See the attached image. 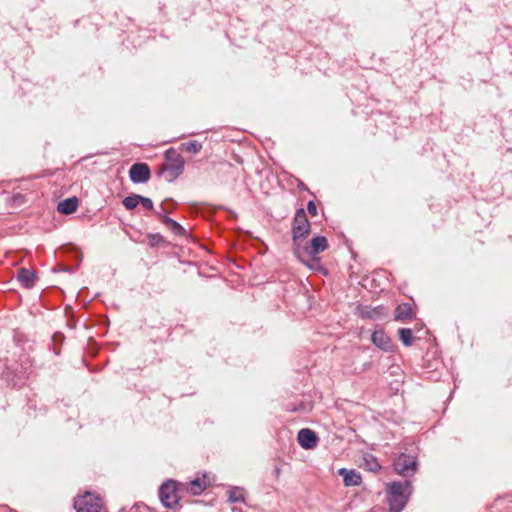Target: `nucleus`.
Here are the masks:
<instances>
[{"mask_svg": "<svg viewBox=\"0 0 512 512\" xmlns=\"http://www.w3.org/2000/svg\"><path fill=\"white\" fill-rule=\"evenodd\" d=\"M386 493L389 511L401 512L412 493V486L410 481L387 483Z\"/></svg>", "mask_w": 512, "mask_h": 512, "instance_id": "obj_1", "label": "nucleus"}, {"mask_svg": "<svg viewBox=\"0 0 512 512\" xmlns=\"http://www.w3.org/2000/svg\"><path fill=\"white\" fill-rule=\"evenodd\" d=\"M184 170V159L174 149L169 148L164 155V162L160 165L161 176L167 182H173Z\"/></svg>", "mask_w": 512, "mask_h": 512, "instance_id": "obj_2", "label": "nucleus"}, {"mask_svg": "<svg viewBox=\"0 0 512 512\" xmlns=\"http://www.w3.org/2000/svg\"><path fill=\"white\" fill-rule=\"evenodd\" d=\"M102 506V498L91 492H85L74 500V508L77 512H100Z\"/></svg>", "mask_w": 512, "mask_h": 512, "instance_id": "obj_3", "label": "nucleus"}, {"mask_svg": "<svg viewBox=\"0 0 512 512\" xmlns=\"http://www.w3.org/2000/svg\"><path fill=\"white\" fill-rule=\"evenodd\" d=\"M159 498L162 504L167 508L175 507L179 502L177 482L168 480L163 483L159 490Z\"/></svg>", "mask_w": 512, "mask_h": 512, "instance_id": "obj_4", "label": "nucleus"}, {"mask_svg": "<svg viewBox=\"0 0 512 512\" xmlns=\"http://www.w3.org/2000/svg\"><path fill=\"white\" fill-rule=\"evenodd\" d=\"M393 466L396 473L404 477L412 476L417 470L415 457L406 454H400L394 460Z\"/></svg>", "mask_w": 512, "mask_h": 512, "instance_id": "obj_5", "label": "nucleus"}, {"mask_svg": "<svg viewBox=\"0 0 512 512\" xmlns=\"http://www.w3.org/2000/svg\"><path fill=\"white\" fill-rule=\"evenodd\" d=\"M310 232V223L303 208L296 211L293 221V239L297 241Z\"/></svg>", "mask_w": 512, "mask_h": 512, "instance_id": "obj_6", "label": "nucleus"}, {"mask_svg": "<svg viewBox=\"0 0 512 512\" xmlns=\"http://www.w3.org/2000/svg\"><path fill=\"white\" fill-rule=\"evenodd\" d=\"M150 168L146 163H135L129 169V177L133 183H146L150 179Z\"/></svg>", "mask_w": 512, "mask_h": 512, "instance_id": "obj_7", "label": "nucleus"}, {"mask_svg": "<svg viewBox=\"0 0 512 512\" xmlns=\"http://www.w3.org/2000/svg\"><path fill=\"white\" fill-rule=\"evenodd\" d=\"M297 440L299 445L304 449H313L318 443L316 433L308 428L301 429L298 432Z\"/></svg>", "mask_w": 512, "mask_h": 512, "instance_id": "obj_8", "label": "nucleus"}, {"mask_svg": "<svg viewBox=\"0 0 512 512\" xmlns=\"http://www.w3.org/2000/svg\"><path fill=\"white\" fill-rule=\"evenodd\" d=\"M328 247V242L324 236L313 237L309 244L305 247V251L309 256H315L324 252Z\"/></svg>", "mask_w": 512, "mask_h": 512, "instance_id": "obj_9", "label": "nucleus"}, {"mask_svg": "<svg viewBox=\"0 0 512 512\" xmlns=\"http://www.w3.org/2000/svg\"><path fill=\"white\" fill-rule=\"evenodd\" d=\"M209 484L210 482L206 475H203L202 477H196L189 483L183 484V486L192 495H199L207 488Z\"/></svg>", "mask_w": 512, "mask_h": 512, "instance_id": "obj_10", "label": "nucleus"}, {"mask_svg": "<svg viewBox=\"0 0 512 512\" xmlns=\"http://www.w3.org/2000/svg\"><path fill=\"white\" fill-rule=\"evenodd\" d=\"M338 473L339 475L343 476L344 485L347 487L359 486L362 483L361 474L356 470H348L345 468H341L339 469Z\"/></svg>", "mask_w": 512, "mask_h": 512, "instance_id": "obj_11", "label": "nucleus"}, {"mask_svg": "<svg viewBox=\"0 0 512 512\" xmlns=\"http://www.w3.org/2000/svg\"><path fill=\"white\" fill-rule=\"evenodd\" d=\"M358 314L363 319H379L386 315L382 306L378 307H358Z\"/></svg>", "mask_w": 512, "mask_h": 512, "instance_id": "obj_12", "label": "nucleus"}, {"mask_svg": "<svg viewBox=\"0 0 512 512\" xmlns=\"http://www.w3.org/2000/svg\"><path fill=\"white\" fill-rule=\"evenodd\" d=\"M371 340L374 345L382 350L388 351L392 348V341L390 337L381 330L374 331L371 336Z\"/></svg>", "mask_w": 512, "mask_h": 512, "instance_id": "obj_13", "label": "nucleus"}, {"mask_svg": "<svg viewBox=\"0 0 512 512\" xmlns=\"http://www.w3.org/2000/svg\"><path fill=\"white\" fill-rule=\"evenodd\" d=\"M17 279L25 288H31L35 284L36 274L32 270L21 268L18 271Z\"/></svg>", "mask_w": 512, "mask_h": 512, "instance_id": "obj_14", "label": "nucleus"}, {"mask_svg": "<svg viewBox=\"0 0 512 512\" xmlns=\"http://www.w3.org/2000/svg\"><path fill=\"white\" fill-rule=\"evenodd\" d=\"M298 260L308 269L321 275H327V269L321 264V258H298Z\"/></svg>", "mask_w": 512, "mask_h": 512, "instance_id": "obj_15", "label": "nucleus"}, {"mask_svg": "<svg viewBox=\"0 0 512 512\" xmlns=\"http://www.w3.org/2000/svg\"><path fill=\"white\" fill-rule=\"evenodd\" d=\"M78 199L76 197L67 198L58 204L57 210L61 214L69 215L76 211Z\"/></svg>", "mask_w": 512, "mask_h": 512, "instance_id": "obj_16", "label": "nucleus"}, {"mask_svg": "<svg viewBox=\"0 0 512 512\" xmlns=\"http://www.w3.org/2000/svg\"><path fill=\"white\" fill-rule=\"evenodd\" d=\"M413 317L412 308L408 303L399 304L395 309V320L406 321Z\"/></svg>", "mask_w": 512, "mask_h": 512, "instance_id": "obj_17", "label": "nucleus"}, {"mask_svg": "<svg viewBox=\"0 0 512 512\" xmlns=\"http://www.w3.org/2000/svg\"><path fill=\"white\" fill-rule=\"evenodd\" d=\"M364 467L373 473L378 472L381 469V465L379 464L377 458L372 455H365L363 458Z\"/></svg>", "mask_w": 512, "mask_h": 512, "instance_id": "obj_18", "label": "nucleus"}, {"mask_svg": "<svg viewBox=\"0 0 512 512\" xmlns=\"http://www.w3.org/2000/svg\"><path fill=\"white\" fill-rule=\"evenodd\" d=\"M399 339L405 346H411L413 344V332L409 328H401L398 331Z\"/></svg>", "mask_w": 512, "mask_h": 512, "instance_id": "obj_19", "label": "nucleus"}, {"mask_svg": "<svg viewBox=\"0 0 512 512\" xmlns=\"http://www.w3.org/2000/svg\"><path fill=\"white\" fill-rule=\"evenodd\" d=\"M228 495L230 503L244 502V493L242 488L231 487L228 490Z\"/></svg>", "mask_w": 512, "mask_h": 512, "instance_id": "obj_20", "label": "nucleus"}, {"mask_svg": "<svg viewBox=\"0 0 512 512\" xmlns=\"http://www.w3.org/2000/svg\"><path fill=\"white\" fill-rule=\"evenodd\" d=\"M139 199H140V195L132 194V195L125 197L122 201V204L127 210H133L138 206Z\"/></svg>", "mask_w": 512, "mask_h": 512, "instance_id": "obj_21", "label": "nucleus"}, {"mask_svg": "<svg viewBox=\"0 0 512 512\" xmlns=\"http://www.w3.org/2000/svg\"><path fill=\"white\" fill-rule=\"evenodd\" d=\"M181 148L189 153L196 154L202 149V144L196 140H191L181 144Z\"/></svg>", "mask_w": 512, "mask_h": 512, "instance_id": "obj_22", "label": "nucleus"}, {"mask_svg": "<svg viewBox=\"0 0 512 512\" xmlns=\"http://www.w3.org/2000/svg\"><path fill=\"white\" fill-rule=\"evenodd\" d=\"M166 227L171 230L175 235H184L185 229L174 220H166Z\"/></svg>", "mask_w": 512, "mask_h": 512, "instance_id": "obj_23", "label": "nucleus"}, {"mask_svg": "<svg viewBox=\"0 0 512 512\" xmlns=\"http://www.w3.org/2000/svg\"><path fill=\"white\" fill-rule=\"evenodd\" d=\"M139 203L142 204V206L147 210H153L154 205L150 198L143 197L140 195Z\"/></svg>", "mask_w": 512, "mask_h": 512, "instance_id": "obj_24", "label": "nucleus"}, {"mask_svg": "<svg viewBox=\"0 0 512 512\" xmlns=\"http://www.w3.org/2000/svg\"><path fill=\"white\" fill-rule=\"evenodd\" d=\"M157 217L159 220L166 226V220H172L170 217L166 215V211L163 206H161V211L156 212Z\"/></svg>", "mask_w": 512, "mask_h": 512, "instance_id": "obj_25", "label": "nucleus"}, {"mask_svg": "<svg viewBox=\"0 0 512 512\" xmlns=\"http://www.w3.org/2000/svg\"><path fill=\"white\" fill-rule=\"evenodd\" d=\"M307 210L312 216L317 215V206L313 201H309L307 204Z\"/></svg>", "mask_w": 512, "mask_h": 512, "instance_id": "obj_26", "label": "nucleus"}, {"mask_svg": "<svg viewBox=\"0 0 512 512\" xmlns=\"http://www.w3.org/2000/svg\"><path fill=\"white\" fill-rule=\"evenodd\" d=\"M64 252H79L80 254H82L83 252L80 251L76 246H70L69 249H66Z\"/></svg>", "mask_w": 512, "mask_h": 512, "instance_id": "obj_27", "label": "nucleus"}, {"mask_svg": "<svg viewBox=\"0 0 512 512\" xmlns=\"http://www.w3.org/2000/svg\"><path fill=\"white\" fill-rule=\"evenodd\" d=\"M280 473H281V469H280L279 467H275V469H274V474H275L276 476H279V475H280Z\"/></svg>", "mask_w": 512, "mask_h": 512, "instance_id": "obj_28", "label": "nucleus"}]
</instances>
